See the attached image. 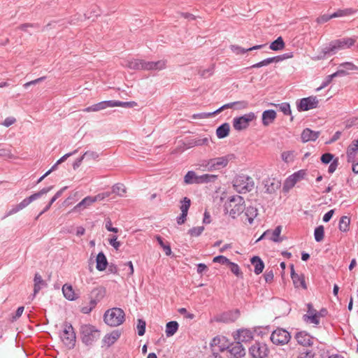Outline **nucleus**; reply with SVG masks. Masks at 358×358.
<instances>
[{
    "label": "nucleus",
    "mask_w": 358,
    "mask_h": 358,
    "mask_svg": "<svg viewBox=\"0 0 358 358\" xmlns=\"http://www.w3.org/2000/svg\"><path fill=\"white\" fill-rule=\"evenodd\" d=\"M355 42L356 38L348 37L333 40L321 49L317 58L323 59L327 56H332L339 50L350 48L355 45Z\"/></svg>",
    "instance_id": "1"
},
{
    "label": "nucleus",
    "mask_w": 358,
    "mask_h": 358,
    "mask_svg": "<svg viewBox=\"0 0 358 358\" xmlns=\"http://www.w3.org/2000/svg\"><path fill=\"white\" fill-rule=\"evenodd\" d=\"M126 66L134 70H162L165 68L166 62L163 60L157 62H145L142 59H134L127 61Z\"/></svg>",
    "instance_id": "2"
},
{
    "label": "nucleus",
    "mask_w": 358,
    "mask_h": 358,
    "mask_svg": "<svg viewBox=\"0 0 358 358\" xmlns=\"http://www.w3.org/2000/svg\"><path fill=\"white\" fill-rule=\"evenodd\" d=\"M80 334L82 342L85 345H92L100 338V331L96 327L90 324H84L80 327Z\"/></svg>",
    "instance_id": "3"
},
{
    "label": "nucleus",
    "mask_w": 358,
    "mask_h": 358,
    "mask_svg": "<svg viewBox=\"0 0 358 358\" xmlns=\"http://www.w3.org/2000/svg\"><path fill=\"white\" fill-rule=\"evenodd\" d=\"M224 207L227 210L230 208L229 212V215L233 219H235L243 213L245 209L244 199L239 195L230 196L229 197L227 202L225 203Z\"/></svg>",
    "instance_id": "4"
},
{
    "label": "nucleus",
    "mask_w": 358,
    "mask_h": 358,
    "mask_svg": "<svg viewBox=\"0 0 358 358\" xmlns=\"http://www.w3.org/2000/svg\"><path fill=\"white\" fill-rule=\"evenodd\" d=\"M125 314L120 308L107 310L103 315L104 322L110 327H117L124 322Z\"/></svg>",
    "instance_id": "5"
},
{
    "label": "nucleus",
    "mask_w": 358,
    "mask_h": 358,
    "mask_svg": "<svg viewBox=\"0 0 358 358\" xmlns=\"http://www.w3.org/2000/svg\"><path fill=\"white\" fill-rule=\"evenodd\" d=\"M255 186L253 179L248 176L241 174L237 176L233 180L234 189L240 194L251 192Z\"/></svg>",
    "instance_id": "6"
},
{
    "label": "nucleus",
    "mask_w": 358,
    "mask_h": 358,
    "mask_svg": "<svg viewBox=\"0 0 358 358\" xmlns=\"http://www.w3.org/2000/svg\"><path fill=\"white\" fill-rule=\"evenodd\" d=\"M54 186L51 185L50 187H44L38 192H36L31 196L23 199L20 203L13 206L8 213V215H11L17 213L18 211L22 210L25 207H27L29 204H30L32 201L41 198L43 195L47 194L50 191L53 189Z\"/></svg>",
    "instance_id": "7"
},
{
    "label": "nucleus",
    "mask_w": 358,
    "mask_h": 358,
    "mask_svg": "<svg viewBox=\"0 0 358 358\" xmlns=\"http://www.w3.org/2000/svg\"><path fill=\"white\" fill-rule=\"evenodd\" d=\"M60 339L64 345L69 350L74 348L76 342V335L72 324L68 322L63 324V330L60 334Z\"/></svg>",
    "instance_id": "8"
},
{
    "label": "nucleus",
    "mask_w": 358,
    "mask_h": 358,
    "mask_svg": "<svg viewBox=\"0 0 358 358\" xmlns=\"http://www.w3.org/2000/svg\"><path fill=\"white\" fill-rule=\"evenodd\" d=\"M234 159H235L234 154H229L225 156L210 159L206 162L205 166L209 171L219 170L226 167L229 162Z\"/></svg>",
    "instance_id": "9"
},
{
    "label": "nucleus",
    "mask_w": 358,
    "mask_h": 358,
    "mask_svg": "<svg viewBox=\"0 0 358 358\" xmlns=\"http://www.w3.org/2000/svg\"><path fill=\"white\" fill-rule=\"evenodd\" d=\"M256 119V115L253 112H250L242 116L236 117L233 119V127L236 131L245 130L250 126V123Z\"/></svg>",
    "instance_id": "10"
},
{
    "label": "nucleus",
    "mask_w": 358,
    "mask_h": 358,
    "mask_svg": "<svg viewBox=\"0 0 358 358\" xmlns=\"http://www.w3.org/2000/svg\"><path fill=\"white\" fill-rule=\"evenodd\" d=\"M271 342L276 345H284L291 339V334L286 329L278 327L271 334Z\"/></svg>",
    "instance_id": "11"
},
{
    "label": "nucleus",
    "mask_w": 358,
    "mask_h": 358,
    "mask_svg": "<svg viewBox=\"0 0 358 358\" xmlns=\"http://www.w3.org/2000/svg\"><path fill=\"white\" fill-rule=\"evenodd\" d=\"M227 350L230 354V358H242L245 355V350L241 341H235L234 343L222 345L220 346V351Z\"/></svg>",
    "instance_id": "12"
},
{
    "label": "nucleus",
    "mask_w": 358,
    "mask_h": 358,
    "mask_svg": "<svg viewBox=\"0 0 358 358\" xmlns=\"http://www.w3.org/2000/svg\"><path fill=\"white\" fill-rule=\"evenodd\" d=\"M318 99L315 96H310L306 98H302L296 101V108L298 111H308L311 109L317 108Z\"/></svg>",
    "instance_id": "13"
},
{
    "label": "nucleus",
    "mask_w": 358,
    "mask_h": 358,
    "mask_svg": "<svg viewBox=\"0 0 358 358\" xmlns=\"http://www.w3.org/2000/svg\"><path fill=\"white\" fill-rule=\"evenodd\" d=\"M249 353L253 358H265L269 353L266 343L255 342L250 348Z\"/></svg>",
    "instance_id": "14"
},
{
    "label": "nucleus",
    "mask_w": 358,
    "mask_h": 358,
    "mask_svg": "<svg viewBox=\"0 0 358 358\" xmlns=\"http://www.w3.org/2000/svg\"><path fill=\"white\" fill-rule=\"evenodd\" d=\"M294 338L300 345L310 347L313 345V337L305 331L297 332Z\"/></svg>",
    "instance_id": "15"
},
{
    "label": "nucleus",
    "mask_w": 358,
    "mask_h": 358,
    "mask_svg": "<svg viewBox=\"0 0 358 358\" xmlns=\"http://www.w3.org/2000/svg\"><path fill=\"white\" fill-rule=\"evenodd\" d=\"M291 268V278L293 281L294 285L296 288L301 287L303 289H307V285L305 281V276L303 274H298L295 273L294 265H290Z\"/></svg>",
    "instance_id": "16"
},
{
    "label": "nucleus",
    "mask_w": 358,
    "mask_h": 358,
    "mask_svg": "<svg viewBox=\"0 0 358 358\" xmlns=\"http://www.w3.org/2000/svg\"><path fill=\"white\" fill-rule=\"evenodd\" d=\"M120 336L121 332L119 330H113L110 334H106L103 338L102 339V347H110L119 339Z\"/></svg>",
    "instance_id": "17"
},
{
    "label": "nucleus",
    "mask_w": 358,
    "mask_h": 358,
    "mask_svg": "<svg viewBox=\"0 0 358 358\" xmlns=\"http://www.w3.org/2000/svg\"><path fill=\"white\" fill-rule=\"evenodd\" d=\"M266 192L268 194L275 193L281 186V182L275 178H267L264 181Z\"/></svg>",
    "instance_id": "18"
},
{
    "label": "nucleus",
    "mask_w": 358,
    "mask_h": 358,
    "mask_svg": "<svg viewBox=\"0 0 358 358\" xmlns=\"http://www.w3.org/2000/svg\"><path fill=\"white\" fill-rule=\"evenodd\" d=\"M320 131H315L309 128H306L303 130L301 134V138L303 143H306L308 141H315L320 136Z\"/></svg>",
    "instance_id": "19"
},
{
    "label": "nucleus",
    "mask_w": 358,
    "mask_h": 358,
    "mask_svg": "<svg viewBox=\"0 0 358 358\" xmlns=\"http://www.w3.org/2000/svg\"><path fill=\"white\" fill-rule=\"evenodd\" d=\"M109 107H113V101H103L85 108V112H97Z\"/></svg>",
    "instance_id": "20"
},
{
    "label": "nucleus",
    "mask_w": 358,
    "mask_h": 358,
    "mask_svg": "<svg viewBox=\"0 0 358 358\" xmlns=\"http://www.w3.org/2000/svg\"><path fill=\"white\" fill-rule=\"evenodd\" d=\"M235 340L241 341V343H247L252 340L253 332L250 329H240L237 331V337L234 336Z\"/></svg>",
    "instance_id": "21"
},
{
    "label": "nucleus",
    "mask_w": 358,
    "mask_h": 358,
    "mask_svg": "<svg viewBox=\"0 0 358 358\" xmlns=\"http://www.w3.org/2000/svg\"><path fill=\"white\" fill-rule=\"evenodd\" d=\"M276 112L274 110H264L262 116L263 125L267 127L273 123L276 118Z\"/></svg>",
    "instance_id": "22"
},
{
    "label": "nucleus",
    "mask_w": 358,
    "mask_h": 358,
    "mask_svg": "<svg viewBox=\"0 0 358 358\" xmlns=\"http://www.w3.org/2000/svg\"><path fill=\"white\" fill-rule=\"evenodd\" d=\"M96 268L99 271H104L108 265L107 258L103 252L98 253L96 258Z\"/></svg>",
    "instance_id": "23"
},
{
    "label": "nucleus",
    "mask_w": 358,
    "mask_h": 358,
    "mask_svg": "<svg viewBox=\"0 0 358 358\" xmlns=\"http://www.w3.org/2000/svg\"><path fill=\"white\" fill-rule=\"evenodd\" d=\"M34 282V284L33 297H34L36 294L38 293L43 287H45L47 285V283L45 280H43L41 275L38 273H35Z\"/></svg>",
    "instance_id": "24"
},
{
    "label": "nucleus",
    "mask_w": 358,
    "mask_h": 358,
    "mask_svg": "<svg viewBox=\"0 0 358 358\" xmlns=\"http://www.w3.org/2000/svg\"><path fill=\"white\" fill-rule=\"evenodd\" d=\"M252 265L254 266V272L256 275H259L262 273L264 268V263L259 256H254L250 259Z\"/></svg>",
    "instance_id": "25"
},
{
    "label": "nucleus",
    "mask_w": 358,
    "mask_h": 358,
    "mask_svg": "<svg viewBox=\"0 0 358 358\" xmlns=\"http://www.w3.org/2000/svg\"><path fill=\"white\" fill-rule=\"evenodd\" d=\"M230 131V125L228 122H224L220 125L216 129V135L218 138H224L229 136Z\"/></svg>",
    "instance_id": "26"
},
{
    "label": "nucleus",
    "mask_w": 358,
    "mask_h": 358,
    "mask_svg": "<svg viewBox=\"0 0 358 358\" xmlns=\"http://www.w3.org/2000/svg\"><path fill=\"white\" fill-rule=\"evenodd\" d=\"M62 292L64 297L69 301H74L78 299L74 290L71 285L65 284L62 287Z\"/></svg>",
    "instance_id": "27"
},
{
    "label": "nucleus",
    "mask_w": 358,
    "mask_h": 358,
    "mask_svg": "<svg viewBox=\"0 0 358 358\" xmlns=\"http://www.w3.org/2000/svg\"><path fill=\"white\" fill-rule=\"evenodd\" d=\"M106 288L102 286H99L94 288L92 290L90 296L99 302L102 299H103V297L106 295Z\"/></svg>",
    "instance_id": "28"
},
{
    "label": "nucleus",
    "mask_w": 358,
    "mask_h": 358,
    "mask_svg": "<svg viewBox=\"0 0 358 358\" xmlns=\"http://www.w3.org/2000/svg\"><path fill=\"white\" fill-rule=\"evenodd\" d=\"M358 148L357 145L351 143L347 149V161L349 163H355L356 162V156Z\"/></svg>",
    "instance_id": "29"
},
{
    "label": "nucleus",
    "mask_w": 358,
    "mask_h": 358,
    "mask_svg": "<svg viewBox=\"0 0 358 358\" xmlns=\"http://www.w3.org/2000/svg\"><path fill=\"white\" fill-rule=\"evenodd\" d=\"M245 215L247 217V220L248 222L252 224L253 223L254 219L258 215V210L257 208L250 206L248 207H245Z\"/></svg>",
    "instance_id": "30"
},
{
    "label": "nucleus",
    "mask_w": 358,
    "mask_h": 358,
    "mask_svg": "<svg viewBox=\"0 0 358 358\" xmlns=\"http://www.w3.org/2000/svg\"><path fill=\"white\" fill-rule=\"evenodd\" d=\"M179 324L176 321H171L166 323V335L167 337L173 336L178 331Z\"/></svg>",
    "instance_id": "31"
},
{
    "label": "nucleus",
    "mask_w": 358,
    "mask_h": 358,
    "mask_svg": "<svg viewBox=\"0 0 358 358\" xmlns=\"http://www.w3.org/2000/svg\"><path fill=\"white\" fill-rule=\"evenodd\" d=\"M285 42L281 36L278 37L275 41L271 43L269 48L274 51H279L285 48Z\"/></svg>",
    "instance_id": "32"
},
{
    "label": "nucleus",
    "mask_w": 358,
    "mask_h": 358,
    "mask_svg": "<svg viewBox=\"0 0 358 358\" xmlns=\"http://www.w3.org/2000/svg\"><path fill=\"white\" fill-rule=\"evenodd\" d=\"M199 178V176H196V173L193 171H189L184 177V182L185 184H198L197 179Z\"/></svg>",
    "instance_id": "33"
},
{
    "label": "nucleus",
    "mask_w": 358,
    "mask_h": 358,
    "mask_svg": "<svg viewBox=\"0 0 358 358\" xmlns=\"http://www.w3.org/2000/svg\"><path fill=\"white\" fill-rule=\"evenodd\" d=\"M96 201L95 198L87 196L75 206V210H80L90 206Z\"/></svg>",
    "instance_id": "34"
},
{
    "label": "nucleus",
    "mask_w": 358,
    "mask_h": 358,
    "mask_svg": "<svg viewBox=\"0 0 358 358\" xmlns=\"http://www.w3.org/2000/svg\"><path fill=\"white\" fill-rule=\"evenodd\" d=\"M217 179V175L206 173L199 176V178L197 179V182L198 184L214 182Z\"/></svg>",
    "instance_id": "35"
},
{
    "label": "nucleus",
    "mask_w": 358,
    "mask_h": 358,
    "mask_svg": "<svg viewBox=\"0 0 358 358\" xmlns=\"http://www.w3.org/2000/svg\"><path fill=\"white\" fill-rule=\"evenodd\" d=\"M350 219L348 216H342L339 220L338 229L342 232H347L349 231V225Z\"/></svg>",
    "instance_id": "36"
},
{
    "label": "nucleus",
    "mask_w": 358,
    "mask_h": 358,
    "mask_svg": "<svg viewBox=\"0 0 358 358\" xmlns=\"http://www.w3.org/2000/svg\"><path fill=\"white\" fill-rule=\"evenodd\" d=\"M222 345H228L227 339L225 336H216L213 338L210 342L211 347H217L219 350L220 351V346Z\"/></svg>",
    "instance_id": "37"
},
{
    "label": "nucleus",
    "mask_w": 358,
    "mask_h": 358,
    "mask_svg": "<svg viewBox=\"0 0 358 358\" xmlns=\"http://www.w3.org/2000/svg\"><path fill=\"white\" fill-rule=\"evenodd\" d=\"M113 101V107L120 106L123 108H134L137 106V103L135 101H121L117 100Z\"/></svg>",
    "instance_id": "38"
},
{
    "label": "nucleus",
    "mask_w": 358,
    "mask_h": 358,
    "mask_svg": "<svg viewBox=\"0 0 358 358\" xmlns=\"http://www.w3.org/2000/svg\"><path fill=\"white\" fill-rule=\"evenodd\" d=\"M295 185H296V182L293 180V178L291 177V175H290L284 181L283 186H282L283 192H285V193L288 192L292 188H293L294 187Z\"/></svg>",
    "instance_id": "39"
},
{
    "label": "nucleus",
    "mask_w": 358,
    "mask_h": 358,
    "mask_svg": "<svg viewBox=\"0 0 358 358\" xmlns=\"http://www.w3.org/2000/svg\"><path fill=\"white\" fill-rule=\"evenodd\" d=\"M276 108H278L279 110L283 113L285 115H291L292 110L290 108V105L287 102H283L279 104H273Z\"/></svg>",
    "instance_id": "40"
},
{
    "label": "nucleus",
    "mask_w": 358,
    "mask_h": 358,
    "mask_svg": "<svg viewBox=\"0 0 358 358\" xmlns=\"http://www.w3.org/2000/svg\"><path fill=\"white\" fill-rule=\"evenodd\" d=\"M324 229L322 225H320L315 229L314 237L317 242H320L324 239Z\"/></svg>",
    "instance_id": "41"
},
{
    "label": "nucleus",
    "mask_w": 358,
    "mask_h": 358,
    "mask_svg": "<svg viewBox=\"0 0 358 358\" xmlns=\"http://www.w3.org/2000/svg\"><path fill=\"white\" fill-rule=\"evenodd\" d=\"M230 271L238 278H243V272L241 271L239 266L232 262H229L227 265Z\"/></svg>",
    "instance_id": "42"
},
{
    "label": "nucleus",
    "mask_w": 358,
    "mask_h": 358,
    "mask_svg": "<svg viewBox=\"0 0 358 358\" xmlns=\"http://www.w3.org/2000/svg\"><path fill=\"white\" fill-rule=\"evenodd\" d=\"M306 176H307V171L305 169H301V170L292 173L291 175V177L293 178V180L296 183V182L305 179Z\"/></svg>",
    "instance_id": "43"
},
{
    "label": "nucleus",
    "mask_w": 358,
    "mask_h": 358,
    "mask_svg": "<svg viewBox=\"0 0 358 358\" xmlns=\"http://www.w3.org/2000/svg\"><path fill=\"white\" fill-rule=\"evenodd\" d=\"M112 192L120 196H122L126 193V187L123 184L117 183L113 186Z\"/></svg>",
    "instance_id": "44"
},
{
    "label": "nucleus",
    "mask_w": 358,
    "mask_h": 358,
    "mask_svg": "<svg viewBox=\"0 0 358 358\" xmlns=\"http://www.w3.org/2000/svg\"><path fill=\"white\" fill-rule=\"evenodd\" d=\"M320 317H318V315L315 313L312 315H304L303 316V319L305 322H309L310 323L314 324H320Z\"/></svg>",
    "instance_id": "45"
},
{
    "label": "nucleus",
    "mask_w": 358,
    "mask_h": 358,
    "mask_svg": "<svg viewBox=\"0 0 358 358\" xmlns=\"http://www.w3.org/2000/svg\"><path fill=\"white\" fill-rule=\"evenodd\" d=\"M180 203L181 213H184L187 215L188 210L191 205V200L188 197L185 196L182 199V200L180 201Z\"/></svg>",
    "instance_id": "46"
},
{
    "label": "nucleus",
    "mask_w": 358,
    "mask_h": 358,
    "mask_svg": "<svg viewBox=\"0 0 358 358\" xmlns=\"http://www.w3.org/2000/svg\"><path fill=\"white\" fill-rule=\"evenodd\" d=\"M156 239L159 243V245L164 249L166 255L169 256L171 254V249L170 245L168 244H165L164 243L163 238H162L160 236H157Z\"/></svg>",
    "instance_id": "47"
},
{
    "label": "nucleus",
    "mask_w": 358,
    "mask_h": 358,
    "mask_svg": "<svg viewBox=\"0 0 358 358\" xmlns=\"http://www.w3.org/2000/svg\"><path fill=\"white\" fill-rule=\"evenodd\" d=\"M282 227L278 226L272 232V236L271 237V240L275 243H279L282 241V238H280V234L281 233Z\"/></svg>",
    "instance_id": "48"
},
{
    "label": "nucleus",
    "mask_w": 358,
    "mask_h": 358,
    "mask_svg": "<svg viewBox=\"0 0 358 358\" xmlns=\"http://www.w3.org/2000/svg\"><path fill=\"white\" fill-rule=\"evenodd\" d=\"M145 327H146V322L143 319H138V323H137V329H138V334L140 336H142L145 333Z\"/></svg>",
    "instance_id": "49"
},
{
    "label": "nucleus",
    "mask_w": 358,
    "mask_h": 358,
    "mask_svg": "<svg viewBox=\"0 0 358 358\" xmlns=\"http://www.w3.org/2000/svg\"><path fill=\"white\" fill-rule=\"evenodd\" d=\"M203 230H204V227L203 226L192 227L190 229H189L188 234L191 236L197 237V236H200L202 234Z\"/></svg>",
    "instance_id": "50"
},
{
    "label": "nucleus",
    "mask_w": 358,
    "mask_h": 358,
    "mask_svg": "<svg viewBox=\"0 0 358 358\" xmlns=\"http://www.w3.org/2000/svg\"><path fill=\"white\" fill-rule=\"evenodd\" d=\"M294 152L293 151H285L282 152L281 158L285 163L291 162L294 160Z\"/></svg>",
    "instance_id": "51"
},
{
    "label": "nucleus",
    "mask_w": 358,
    "mask_h": 358,
    "mask_svg": "<svg viewBox=\"0 0 358 358\" xmlns=\"http://www.w3.org/2000/svg\"><path fill=\"white\" fill-rule=\"evenodd\" d=\"M229 262H230V260L227 257H226L225 256H223V255L216 256L213 259V262L219 263L222 265H224V264L228 265Z\"/></svg>",
    "instance_id": "52"
},
{
    "label": "nucleus",
    "mask_w": 358,
    "mask_h": 358,
    "mask_svg": "<svg viewBox=\"0 0 358 358\" xmlns=\"http://www.w3.org/2000/svg\"><path fill=\"white\" fill-rule=\"evenodd\" d=\"M83 155L85 157V159H86L87 160H90V159L97 160L99 157V155L96 152L92 151V150L86 151Z\"/></svg>",
    "instance_id": "53"
},
{
    "label": "nucleus",
    "mask_w": 358,
    "mask_h": 358,
    "mask_svg": "<svg viewBox=\"0 0 358 358\" xmlns=\"http://www.w3.org/2000/svg\"><path fill=\"white\" fill-rule=\"evenodd\" d=\"M339 68H343L348 72V71H357L358 67L352 62H344L340 64Z\"/></svg>",
    "instance_id": "54"
},
{
    "label": "nucleus",
    "mask_w": 358,
    "mask_h": 358,
    "mask_svg": "<svg viewBox=\"0 0 358 358\" xmlns=\"http://www.w3.org/2000/svg\"><path fill=\"white\" fill-rule=\"evenodd\" d=\"M334 155L333 154L329 153V152H326L321 156L320 159L323 164H327L331 162L334 159Z\"/></svg>",
    "instance_id": "55"
},
{
    "label": "nucleus",
    "mask_w": 358,
    "mask_h": 358,
    "mask_svg": "<svg viewBox=\"0 0 358 358\" xmlns=\"http://www.w3.org/2000/svg\"><path fill=\"white\" fill-rule=\"evenodd\" d=\"M231 50L237 55H242L248 52V50H246L247 48H244L236 45H231Z\"/></svg>",
    "instance_id": "56"
},
{
    "label": "nucleus",
    "mask_w": 358,
    "mask_h": 358,
    "mask_svg": "<svg viewBox=\"0 0 358 358\" xmlns=\"http://www.w3.org/2000/svg\"><path fill=\"white\" fill-rule=\"evenodd\" d=\"M13 157V154L10 149L1 148L0 149V157L3 159H10Z\"/></svg>",
    "instance_id": "57"
},
{
    "label": "nucleus",
    "mask_w": 358,
    "mask_h": 358,
    "mask_svg": "<svg viewBox=\"0 0 358 358\" xmlns=\"http://www.w3.org/2000/svg\"><path fill=\"white\" fill-rule=\"evenodd\" d=\"M332 18H334V17L332 16V14L331 15L324 14V15L318 17L317 18L316 21L318 24H323V23L328 22L329 20H331Z\"/></svg>",
    "instance_id": "58"
},
{
    "label": "nucleus",
    "mask_w": 358,
    "mask_h": 358,
    "mask_svg": "<svg viewBox=\"0 0 358 358\" xmlns=\"http://www.w3.org/2000/svg\"><path fill=\"white\" fill-rule=\"evenodd\" d=\"M334 78V76H333V73L331 74V75H329L327 76L325 79L324 80V81L322 82L321 86L320 87H318L317 89V90H320L322 88H324L325 87H327L328 85H329L332 80Z\"/></svg>",
    "instance_id": "59"
},
{
    "label": "nucleus",
    "mask_w": 358,
    "mask_h": 358,
    "mask_svg": "<svg viewBox=\"0 0 358 358\" xmlns=\"http://www.w3.org/2000/svg\"><path fill=\"white\" fill-rule=\"evenodd\" d=\"M213 115H215L214 113H213V112H210V113H196V114H194L192 115V118L193 119H205V118H208Z\"/></svg>",
    "instance_id": "60"
},
{
    "label": "nucleus",
    "mask_w": 358,
    "mask_h": 358,
    "mask_svg": "<svg viewBox=\"0 0 358 358\" xmlns=\"http://www.w3.org/2000/svg\"><path fill=\"white\" fill-rule=\"evenodd\" d=\"M45 79V76L38 78L35 79L34 80H31V81L26 83L25 84H24L23 87L25 89H27L29 86L36 85V84L39 83L40 82L44 80Z\"/></svg>",
    "instance_id": "61"
},
{
    "label": "nucleus",
    "mask_w": 358,
    "mask_h": 358,
    "mask_svg": "<svg viewBox=\"0 0 358 358\" xmlns=\"http://www.w3.org/2000/svg\"><path fill=\"white\" fill-rule=\"evenodd\" d=\"M338 165V159L336 158L331 162V164L329 166V169H328V172L329 173H333L336 171Z\"/></svg>",
    "instance_id": "62"
},
{
    "label": "nucleus",
    "mask_w": 358,
    "mask_h": 358,
    "mask_svg": "<svg viewBox=\"0 0 358 358\" xmlns=\"http://www.w3.org/2000/svg\"><path fill=\"white\" fill-rule=\"evenodd\" d=\"M273 270H266L265 273L264 274V279L266 282H271L273 280Z\"/></svg>",
    "instance_id": "63"
},
{
    "label": "nucleus",
    "mask_w": 358,
    "mask_h": 358,
    "mask_svg": "<svg viewBox=\"0 0 358 358\" xmlns=\"http://www.w3.org/2000/svg\"><path fill=\"white\" fill-rule=\"evenodd\" d=\"M315 354L312 350H306L304 352H301L299 358H315Z\"/></svg>",
    "instance_id": "64"
}]
</instances>
